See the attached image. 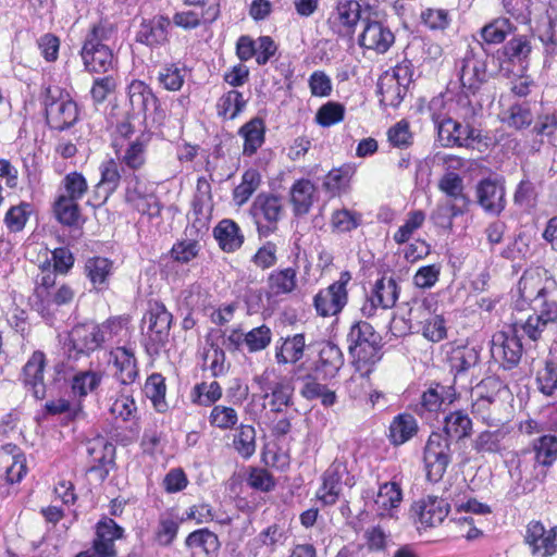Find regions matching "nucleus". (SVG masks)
Masks as SVG:
<instances>
[{"label":"nucleus","instance_id":"40","mask_svg":"<svg viewBox=\"0 0 557 557\" xmlns=\"http://www.w3.org/2000/svg\"><path fill=\"white\" fill-rule=\"evenodd\" d=\"M419 426L416 418L410 413H399L392 420L388 431L389 441L398 446L410 441L417 433Z\"/></svg>","mask_w":557,"mask_h":557},{"label":"nucleus","instance_id":"38","mask_svg":"<svg viewBox=\"0 0 557 557\" xmlns=\"http://www.w3.org/2000/svg\"><path fill=\"white\" fill-rule=\"evenodd\" d=\"M530 451L536 462L547 472L557 460V437L546 434L532 441Z\"/></svg>","mask_w":557,"mask_h":557},{"label":"nucleus","instance_id":"49","mask_svg":"<svg viewBox=\"0 0 557 557\" xmlns=\"http://www.w3.org/2000/svg\"><path fill=\"white\" fill-rule=\"evenodd\" d=\"M165 391L164 379L159 373L151 374L144 386L145 395L151 399L153 407L159 412H164L168 409Z\"/></svg>","mask_w":557,"mask_h":557},{"label":"nucleus","instance_id":"62","mask_svg":"<svg viewBox=\"0 0 557 557\" xmlns=\"http://www.w3.org/2000/svg\"><path fill=\"white\" fill-rule=\"evenodd\" d=\"M361 216L355 211L346 208L336 210L331 218V225L338 233H346L355 230L360 224Z\"/></svg>","mask_w":557,"mask_h":557},{"label":"nucleus","instance_id":"57","mask_svg":"<svg viewBox=\"0 0 557 557\" xmlns=\"http://www.w3.org/2000/svg\"><path fill=\"white\" fill-rule=\"evenodd\" d=\"M512 32V24L508 18L499 17L482 28V38L487 44H500Z\"/></svg>","mask_w":557,"mask_h":557},{"label":"nucleus","instance_id":"44","mask_svg":"<svg viewBox=\"0 0 557 557\" xmlns=\"http://www.w3.org/2000/svg\"><path fill=\"white\" fill-rule=\"evenodd\" d=\"M466 210V206L448 200H441L432 211L430 219L436 226L444 230H450L453 227L454 219L462 215Z\"/></svg>","mask_w":557,"mask_h":557},{"label":"nucleus","instance_id":"53","mask_svg":"<svg viewBox=\"0 0 557 557\" xmlns=\"http://www.w3.org/2000/svg\"><path fill=\"white\" fill-rule=\"evenodd\" d=\"M503 404H496L493 400L486 398L472 397V412L483 423L490 426H497L500 422V418L497 412L502 408Z\"/></svg>","mask_w":557,"mask_h":557},{"label":"nucleus","instance_id":"8","mask_svg":"<svg viewBox=\"0 0 557 557\" xmlns=\"http://www.w3.org/2000/svg\"><path fill=\"white\" fill-rule=\"evenodd\" d=\"M348 349L359 359H369L374 361L379 359L381 336L374 331L373 326L364 321H359L351 325L347 334Z\"/></svg>","mask_w":557,"mask_h":557},{"label":"nucleus","instance_id":"50","mask_svg":"<svg viewBox=\"0 0 557 557\" xmlns=\"http://www.w3.org/2000/svg\"><path fill=\"white\" fill-rule=\"evenodd\" d=\"M112 270V262L102 257L90 258L85 263V272L95 287H102L107 284Z\"/></svg>","mask_w":557,"mask_h":557},{"label":"nucleus","instance_id":"58","mask_svg":"<svg viewBox=\"0 0 557 557\" xmlns=\"http://www.w3.org/2000/svg\"><path fill=\"white\" fill-rule=\"evenodd\" d=\"M32 213V206L27 202H21L12 206L4 216V224L10 232H21Z\"/></svg>","mask_w":557,"mask_h":557},{"label":"nucleus","instance_id":"6","mask_svg":"<svg viewBox=\"0 0 557 557\" xmlns=\"http://www.w3.org/2000/svg\"><path fill=\"white\" fill-rule=\"evenodd\" d=\"M352 276L349 271H343L338 280L326 288L320 289L313 297V307L318 315L323 318L339 314L348 302L347 285Z\"/></svg>","mask_w":557,"mask_h":557},{"label":"nucleus","instance_id":"26","mask_svg":"<svg viewBox=\"0 0 557 557\" xmlns=\"http://www.w3.org/2000/svg\"><path fill=\"white\" fill-rule=\"evenodd\" d=\"M394 42L393 33L377 21H366L359 44L366 49L385 52Z\"/></svg>","mask_w":557,"mask_h":557},{"label":"nucleus","instance_id":"54","mask_svg":"<svg viewBox=\"0 0 557 557\" xmlns=\"http://www.w3.org/2000/svg\"><path fill=\"white\" fill-rule=\"evenodd\" d=\"M506 392L505 383L496 376L483 379L473 389L472 397L486 398L496 404H503L500 395Z\"/></svg>","mask_w":557,"mask_h":557},{"label":"nucleus","instance_id":"13","mask_svg":"<svg viewBox=\"0 0 557 557\" xmlns=\"http://www.w3.org/2000/svg\"><path fill=\"white\" fill-rule=\"evenodd\" d=\"M508 468L511 478L520 484L542 483L547 475V472L536 462L528 448L513 453L508 461Z\"/></svg>","mask_w":557,"mask_h":557},{"label":"nucleus","instance_id":"3","mask_svg":"<svg viewBox=\"0 0 557 557\" xmlns=\"http://www.w3.org/2000/svg\"><path fill=\"white\" fill-rule=\"evenodd\" d=\"M445 102L442 98H433L430 103L432 121L437 131V140L443 147H469L479 137L475 128L469 124L458 122L450 111L454 107V114L460 117L457 112L456 102L448 104L445 109Z\"/></svg>","mask_w":557,"mask_h":557},{"label":"nucleus","instance_id":"24","mask_svg":"<svg viewBox=\"0 0 557 557\" xmlns=\"http://www.w3.org/2000/svg\"><path fill=\"white\" fill-rule=\"evenodd\" d=\"M479 205L491 214H499L505 208V187L498 180L485 178L478 184Z\"/></svg>","mask_w":557,"mask_h":557},{"label":"nucleus","instance_id":"27","mask_svg":"<svg viewBox=\"0 0 557 557\" xmlns=\"http://www.w3.org/2000/svg\"><path fill=\"white\" fill-rule=\"evenodd\" d=\"M81 55L86 71L92 73H107L114 66V55L108 46L84 44Z\"/></svg>","mask_w":557,"mask_h":557},{"label":"nucleus","instance_id":"28","mask_svg":"<svg viewBox=\"0 0 557 557\" xmlns=\"http://www.w3.org/2000/svg\"><path fill=\"white\" fill-rule=\"evenodd\" d=\"M157 103V99L151 92V89L140 81H134L128 86V104L129 109L126 111L128 119L145 120L148 104Z\"/></svg>","mask_w":557,"mask_h":557},{"label":"nucleus","instance_id":"12","mask_svg":"<svg viewBox=\"0 0 557 557\" xmlns=\"http://www.w3.org/2000/svg\"><path fill=\"white\" fill-rule=\"evenodd\" d=\"M419 530L440 525L449 513V504L436 496H426L412 505Z\"/></svg>","mask_w":557,"mask_h":557},{"label":"nucleus","instance_id":"20","mask_svg":"<svg viewBox=\"0 0 557 557\" xmlns=\"http://www.w3.org/2000/svg\"><path fill=\"white\" fill-rule=\"evenodd\" d=\"M260 389L264 398H270L269 406L271 411L282 412L293 404L294 386L292 382L282 377L275 382H269L267 377L259 379Z\"/></svg>","mask_w":557,"mask_h":557},{"label":"nucleus","instance_id":"37","mask_svg":"<svg viewBox=\"0 0 557 557\" xmlns=\"http://www.w3.org/2000/svg\"><path fill=\"white\" fill-rule=\"evenodd\" d=\"M267 285L270 296L292 294L297 287V270L294 268L274 270L269 274Z\"/></svg>","mask_w":557,"mask_h":557},{"label":"nucleus","instance_id":"59","mask_svg":"<svg viewBox=\"0 0 557 557\" xmlns=\"http://www.w3.org/2000/svg\"><path fill=\"white\" fill-rule=\"evenodd\" d=\"M424 221L425 213L423 211L409 212L405 223L394 233V240L399 245L407 243L413 233L423 225Z\"/></svg>","mask_w":557,"mask_h":557},{"label":"nucleus","instance_id":"25","mask_svg":"<svg viewBox=\"0 0 557 557\" xmlns=\"http://www.w3.org/2000/svg\"><path fill=\"white\" fill-rule=\"evenodd\" d=\"M112 146L116 159L127 169L136 171L145 164L147 141L144 139V135L126 143H120L119 139H114Z\"/></svg>","mask_w":557,"mask_h":557},{"label":"nucleus","instance_id":"51","mask_svg":"<svg viewBox=\"0 0 557 557\" xmlns=\"http://www.w3.org/2000/svg\"><path fill=\"white\" fill-rule=\"evenodd\" d=\"M533 113L529 102H519L510 106L504 113L503 122L516 129L530 126L533 122Z\"/></svg>","mask_w":557,"mask_h":557},{"label":"nucleus","instance_id":"22","mask_svg":"<svg viewBox=\"0 0 557 557\" xmlns=\"http://www.w3.org/2000/svg\"><path fill=\"white\" fill-rule=\"evenodd\" d=\"M535 310L536 313L521 325L523 333L534 342L542 337L547 327L557 324V302L535 305Z\"/></svg>","mask_w":557,"mask_h":557},{"label":"nucleus","instance_id":"52","mask_svg":"<svg viewBox=\"0 0 557 557\" xmlns=\"http://www.w3.org/2000/svg\"><path fill=\"white\" fill-rule=\"evenodd\" d=\"M393 79L381 77L377 87L381 95V103L386 107L397 108L401 103L408 88Z\"/></svg>","mask_w":557,"mask_h":557},{"label":"nucleus","instance_id":"14","mask_svg":"<svg viewBox=\"0 0 557 557\" xmlns=\"http://www.w3.org/2000/svg\"><path fill=\"white\" fill-rule=\"evenodd\" d=\"M173 317L162 304L154 302L141 320V330L147 329L149 338L163 346L169 341Z\"/></svg>","mask_w":557,"mask_h":557},{"label":"nucleus","instance_id":"35","mask_svg":"<svg viewBox=\"0 0 557 557\" xmlns=\"http://www.w3.org/2000/svg\"><path fill=\"white\" fill-rule=\"evenodd\" d=\"M214 238L220 248L225 252H234L239 249L244 243V235L239 226L233 220H222L213 231Z\"/></svg>","mask_w":557,"mask_h":557},{"label":"nucleus","instance_id":"48","mask_svg":"<svg viewBox=\"0 0 557 557\" xmlns=\"http://www.w3.org/2000/svg\"><path fill=\"white\" fill-rule=\"evenodd\" d=\"M233 447L244 459H249L256 451V430L251 425H240L233 435Z\"/></svg>","mask_w":557,"mask_h":557},{"label":"nucleus","instance_id":"2","mask_svg":"<svg viewBox=\"0 0 557 557\" xmlns=\"http://www.w3.org/2000/svg\"><path fill=\"white\" fill-rule=\"evenodd\" d=\"M487 54L483 47L478 45L467 49L463 57L456 62V72L460 81L462 94L457 97V114L463 120L474 116L475 108L469 95H475L486 82Z\"/></svg>","mask_w":557,"mask_h":557},{"label":"nucleus","instance_id":"30","mask_svg":"<svg viewBox=\"0 0 557 557\" xmlns=\"http://www.w3.org/2000/svg\"><path fill=\"white\" fill-rule=\"evenodd\" d=\"M77 120V104L70 98L65 99L63 102L50 106L49 113L46 115L49 127L60 132L72 127Z\"/></svg>","mask_w":557,"mask_h":557},{"label":"nucleus","instance_id":"41","mask_svg":"<svg viewBox=\"0 0 557 557\" xmlns=\"http://www.w3.org/2000/svg\"><path fill=\"white\" fill-rule=\"evenodd\" d=\"M238 133L244 138V154L252 156L264 143V122L260 117H253L244 124Z\"/></svg>","mask_w":557,"mask_h":557},{"label":"nucleus","instance_id":"31","mask_svg":"<svg viewBox=\"0 0 557 557\" xmlns=\"http://www.w3.org/2000/svg\"><path fill=\"white\" fill-rule=\"evenodd\" d=\"M185 546L190 557H215L219 549L218 536L207 529L191 532Z\"/></svg>","mask_w":557,"mask_h":557},{"label":"nucleus","instance_id":"61","mask_svg":"<svg viewBox=\"0 0 557 557\" xmlns=\"http://www.w3.org/2000/svg\"><path fill=\"white\" fill-rule=\"evenodd\" d=\"M209 421L220 430H232L238 422V414L232 407L216 405L210 412Z\"/></svg>","mask_w":557,"mask_h":557},{"label":"nucleus","instance_id":"5","mask_svg":"<svg viewBox=\"0 0 557 557\" xmlns=\"http://www.w3.org/2000/svg\"><path fill=\"white\" fill-rule=\"evenodd\" d=\"M518 290L523 300L535 305L557 302V282L541 268L524 271Z\"/></svg>","mask_w":557,"mask_h":557},{"label":"nucleus","instance_id":"46","mask_svg":"<svg viewBox=\"0 0 557 557\" xmlns=\"http://www.w3.org/2000/svg\"><path fill=\"white\" fill-rule=\"evenodd\" d=\"M261 184V175L255 169H248L242 176V182L233 190V200L236 206H244Z\"/></svg>","mask_w":557,"mask_h":557},{"label":"nucleus","instance_id":"36","mask_svg":"<svg viewBox=\"0 0 557 557\" xmlns=\"http://www.w3.org/2000/svg\"><path fill=\"white\" fill-rule=\"evenodd\" d=\"M306 341L304 334H295L282 338L275 346V359L280 364L296 363L305 351Z\"/></svg>","mask_w":557,"mask_h":557},{"label":"nucleus","instance_id":"18","mask_svg":"<svg viewBox=\"0 0 557 557\" xmlns=\"http://www.w3.org/2000/svg\"><path fill=\"white\" fill-rule=\"evenodd\" d=\"M403 497L399 483L395 481L382 483L374 498L373 511L380 518H397Z\"/></svg>","mask_w":557,"mask_h":557},{"label":"nucleus","instance_id":"43","mask_svg":"<svg viewBox=\"0 0 557 557\" xmlns=\"http://www.w3.org/2000/svg\"><path fill=\"white\" fill-rule=\"evenodd\" d=\"M212 207L209 201L197 199L193 202V209L187 214L189 234L200 235L208 231L211 220Z\"/></svg>","mask_w":557,"mask_h":557},{"label":"nucleus","instance_id":"34","mask_svg":"<svg viewBox=\"0 0 557 557\" xmlns=\"http://www.w3.org/2000/svg\"><path fill=\"white\" fill-rule=\"evenodd\" d=\"M431 300L424 299L417 309H411V314L416 311H428V318L421 322L422 335L432 343H438L447 336L446 321L442 314L431 313Z\"/></svg>","mask_w":557,"mask_h":557},{"label":"nucleus","instance_id":"16","mask_svg":"<svg viewBox=\"0 0 557 557\" xmlns=\"http://www.w3.org/2000/svg\"><path fill=\"white\" fill-rule=\"evenodd\" d=\"M360 20V4L356 0H339L329 17L332 32L341 37H351Z\"/></svg>","mask_w":557,"mask_h":557},{"label":"nucleus","instance_id":"56","mask_svg":"<svg viewBox=\"0 0 557 557\" xmlns=\"http://www.w3.org/2000/svg\"><path fill=\"white\" fill-rule=\"evenodd\" d=\"M54 212L59 222L67 226L76 225L79 220L77 201L69 197L59 196L54 203Z\"/></svg>","mask_w":557,"mask_h":557},{"label":"nucleus","instance_id":"32","mask_svg":"<svg viewBox=\"0 0 557 557\" xmlns=\"http://www.w3.org/2000/svg\"><path fill=\"white\" fill-rule=\"evenodd\" d=\"M343 364L344 357L339 347L330 342L322 343L315 372L324 379L334 377Z\"/></svg>","mask_w":557,"mask_h":557},{"label":"nucleus","instance_id":"23","mask_svg":"<svg viewBox=\"0 0 557 557\" xmlns=\"http://www.w3.org/2000/svg\"><path fill=\"white\" fill-rule=\"evenodd\" d=\"M510 426L499 425L496 430L480 432L472 443V448L478 454L503 455L509 448Z\"/></svg>","mask_w":557,"mask_h":557},{"label":"nucleus","instance_id":"33","mask_svg":"<svg viewBox=\"0 0 557 557\" xmlns=\"http://www.w3.org/2000/svg\"><path fill=\"white\" fill-rule=\"evenodd\" d=\"M110 360H112L116 367V377L122 384H131L136 380L138 375V369L132 348H114L110 352Z\"/></svg>","mask_w":557,"mask_h":557},{"label":"nucleus","instance_id":"39","mask_svg":"<svg viewBox=\"0 0 557 557\" xmlns=\"http://www.w3.org/2000/svg\"><path fill=\"white\" fill-rule=\"evenodd\" d=\"M314 184L307 178L296 181L290 188V202L296 215L307 214L313 203Z\"/></svg>","mask_w":557,"mask_h":557},{"label":"nucleus","instance_id":"9","mask_svg":"<svg viewBox=\"0 0 557 557\" xmlns=\"http://www.w3.org/2000/svg\"><path fill=\"white\" fill-rule=\"evenodd\" d=\"M399 296L397 282L393 277L383 276L374 283L360 308L362 315L371 318L377 309H391Z\"/></svg>","mask_w":557,"mask_h":557},{"label":"nucleus","instance_id":"42","mask_svg":"<svg viewBox=\"0 0 557 557\" xmlns=\"http://www.w3.org/2000/svg\"><path fill=\"white\" fill-rule=\"evenodd\" d=\"M437 187L446 196L445 200L468 207L469 199L465 194L463 178L458 173H444L438 180Z\"/></svg>","mask_w":557,"mask_h":557},{"label":"nucleus","instance_id":"11","mask_svg":"<svg viewBox=\"0 0 557 557\" xmlns=\"http://www.w3.org/2000/svg\"><path fill=\"white\" fill-rule=\"evenodd\" d=\"M456 399V392L450 386L431 385L420 397L416 412L426 421H433Z\"/></svg>","mask_w":557,"mask_h":557},{"label":"nucleus","instance_id":"45","mask_svg":"<svg viewBox=\"0 0 557 557\" xmlns=\"http://www.w3.org/2000/svg\"><path fill=\"white\" fill-rule=\"evenodd\" d=\"M449 360L451 370L458 375L479 363L480 352L473 346H459L453 349Z\"/></svg>","mask_w":557,"mask_h":557},{"label":"nucleus","instance_id":"60","mask_svg":"<svg viewBox=\"0 0 557 557\" xmlns=\"http://www.w3.org/2000/svg\"><path fill=\"white\" fill-rule=\"evenodd\" d=\"M345 107L335 101H329L321 106L315 114V122L323 126L330 127L344 120Z\"/></svg>","mask_w":557,"mask_h":557},{"label":"nucleus","instance_id":"10","mask_svg":"<svg viewBox=\"0 0 557 557\" xmlns=\"http://www.w3.org/2000/svg\"><path fill=\"white\" fill-rule=\"evenodd\" d=\"M491 355L504 369L516 367L522 356V344L515 329L500 331L493 335Z\"/></svg>","mask_w":557,"mask_h":557},{"label":"nucleus","instance_id":"4","mask_svg":"<svg viewBox=\"0 0 557 557\" xmlns=\"http://www.w3.org/2000/svg\"><path fill=\"white\" fill-rule=\"evenodd\" d=\"M250 214L259 236L268 237L277 230L278 222L285 215V200L272 193H260L252 201Z\"/></svg>","mask_w":557,"mask_h":557},{"label":"nucleus","instance_id":"19","mask_svg":"<svg viewBox=\"0 0 557 557\" xmlns=\"http://www.w3.org/2000/svg\"><path fill=\"white\" fill-rule=\"evenodd\" d=\"M104 342V327L98 324H81L73 327L70 343L77 354L89 355Z\"/></svg>","mask_w":557,"mask_h":557},{"label":"nucleus","instance_id":"17","mask_svg":"<svg viewBox=\"0 0 557 557\" xmlns=\"http://www.w3.org/2000/svg\"><path fill=\"white\" fill-rule=\"evenodd\" d=\"M525 543L533 555L553 556L557 550V527L546 530L539 521H531L525 531Z\"/></svg>","mask_w":557,"mask_h":557},{"label":"nucleus","instance_id":"29","mask_svg":"<svg viewBox=\"0 0 557 557\" xmlns=\"http://www.w3.org/2000/svg\"><path fill=\"white\" fill-rule=\"evenodd\" d=\"M171 21L164 16H157L140 24L136 40L147 46L162 45L169 40Z\"/></svg>","mask_w":557,"mask_h":557},{"label":"nucleus","instance_id":"15","mask_svg":"<svg viewBox=\"0 0 557 557\" xmlns=\"http://www.w3.org/2000/svg\"><path fill=\"white\" fill-rule=\"evenodd\" d=\"M89 458L88 473H96L103 481L109 474V467L114 462L115 446L103 437H96L87 442Z\"/></svg>","mask_w":557,"mask_h":557},{"label":"nucleus","instance_id":"55","mask_svg":"<svg viewBox=\"0 0 557 557\" xmlns=\"http://www.w3.org/2000/svg\"><path fill=\"white\" fill-rule=\"evenodd\" d=\"M102 375L94 371H81L76 373L71 381V389L75 396L85 397L88 393L95 391Z\"/></svg>","mask_w":557,"mask_h":557},{"label":"nucleus","instance_id":"63","mask_svg":"<svg viewBox=\"0 0 557 557\" xmlns=\"http://www.w3.org/2000/svg\"><path fill=\"white\" fill-rule=\"evenodd\" d=\"M246 348L249 352H257L265 349L272 341L271 329L267 325L253 327L246 333Z\"/></svg>","mask_w":557,"mask_h":557},{"label":"nucleus","instance_id":"7","mask_svg":"<svg viewBox=\"0 0 557 557\" xmlns=\"http://www.w3.org/2000/svg\"><path fill=\"white\" fill-rule=\"evenodd\" d=\"M322 480L317 497L324 505H334L343 487L350 488L355 485V476L348 471L346 461L338 458L325 470Z\"/></svg>","mask_w":557,"mask_h":557},{"label":"nucleus","instance_id":"1","mask_svg":"<svg viewBox=\"0 0 557 557\" xmlns=\"http://www.w3.org/2000/svg\"><path fill=\"white\" fill-rule=\"evenodd\" d=\"M444 423L445 435L441 432H432L423 450L426 479L433 483L438 482L443 478L451 461L449 438L462 440L468 437L472 431L471 419L461 410L447 414Z\"/></svg>","mask_w":557,"mask_h":557},{"label":"nucleus","instance_id":"21","mask_svg":"<svg viewBox=\"0 0 557 557\" xmlns=\"http://www.w3.org/2000/svg\"><path fill=\"white\" fill-rule=\"evenodd\" d=\"M45 364V354L35 351L23 367L22 381L36 399H44L47 394L44 382Z\"/></svg>","mask_w":557,"mask_h":557},{"label":"nucleus","instance_id":"64","mask_svg":"<svg viewBox=\"0 0 557 557\" xmlns=\"http://www.w3.org/2000/svg\"><path fill=\"white\" fill-rule=\"evenodd\" d=\"M535 381L537 389L543 395L553 396L557 389V367L553 362H547L537 371Z\"/></svg>","mask_w":557,"mask_h":557},{"label":"nucleus","instance_id":"47","mask_svg":"<svg viewBox=\"0 0 557 557\" xmlns=\"http://www.w3.org/2000/svg\"><path fill=\"white\" fill-rule=\"evenodd\" d=\"M246 107V100L242 92L230 90L225 92L216 103L218 115L225 120H234Z\"/></svg>","mask_w":557,"mask_h":557}]
</instances>
